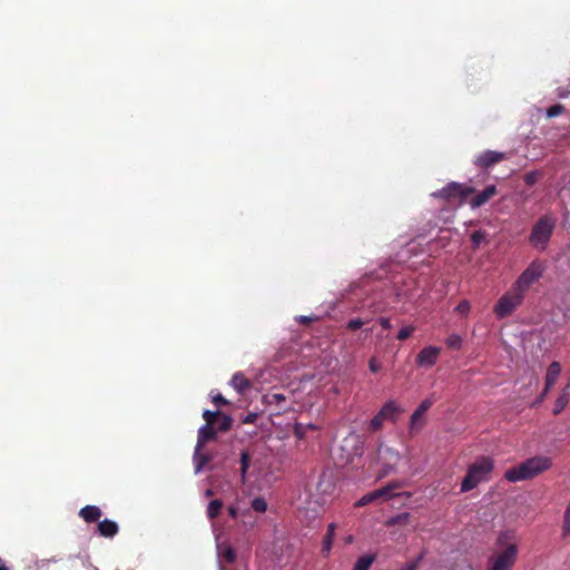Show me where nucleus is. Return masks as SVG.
Instances as JSON below:
<instances>
[{"instance_id":"nucleus-6","label":"nucleus","mask_w":570,"mask_h":570,"mask_svg":"<svg viewBox=\"0 0 570 570\" xmlns=\"http://www.w3.org/2000/svg\"><path fill=\"white\" fill-rule=\"evenodd\" d=\"M543 274V267L542 265L534 261L532 262L517 278V281L512 284L515 291H519L520 293H525L530 288V286L538 282Z\"/></svg>"},{"instance_id":"nucleus-47","label":"nucleus","mask_w":570,"mask_h":570,"mask_svg":"<svg viewBox=\"0 0 570 570\" xmlns=\"http://www.w3.org/2000/svg\"><path fill=\"white\" fill-rule=\"evenodd\" d=\"M296 321H297L299 324L307 325V324H309V323L313 321V318H312L311 316H303V315H302V316H298V317L296 318Z\"/></svg>"},{"instance_id":"nucleus-21","label":"nucleus","mask_w":570,"mask_h":570,"mask_svg":"<svg viewBox=\"0 0 570 570\" xmlns=\"http://www.w3.org/2000/svg\"><path fill=\"white\" fill-rule=\"evenodd\" d=\"M266 401L268 402V404H275V405L279 406V409H277V413L286 412L288 410L284 405L286 397L282 393H272L266 396Z\"/></svg>"},{"instance_id":"nucleus-19","label":"nucleus","mask_w":570,"mask_h":570,"mask_svg":"<svg viewBox=\"0 0 570 570\" xmlns=\"http://www.w3.org/2000/svg\"><path fill=\"white\" fill-rule=\"evenodd\" d=\"M568 386H566L561 394L559 395V397L556 400V403H554V407H553V414L554 415H558L560 414L564 409L566 406L568 405L569 403V392H568Z\"/></svg>"},{"instance_id":"nucleus-29","label":"nucleus","mask_w":570,"mask_h":570,"mask_svg":"<svg viewBox=\"0 0 570 570\" xmlns=\"http://www.w3.org/2000/svg\"><path fill=\"white\" fill-rule=\"evenodd\" d=\"M220 415V412L219 411H209V410H205L203 412V417L206 422L205 425H214L216 424V421L218 419V416Z\"/></svg>"},{"instance_id":"nucleus-12","label":"nucleus","mask_w":570,"mask_h":570,"mask_svg":"<svg viewBox=\"0 0 570 570\" xmlns=\"http://www.w3.org/2000/svg\"><path fill=\"white\" fill-rule=\"evenodd\" d=\"M475 195L470 199L469 204L471 208H479L487 204L492 197L498 195V188L495 185H489L483 190L474 193Z\"/></svg>"},{"instance_id":"nucleus-34","label":"nucleus","mask_w":570,"mask_h":570,"mask_svg":"<svg viewBox=\"0 0 570 570\" xmlns=\"http://www.w3.org/2000/svg\"><path fill=\"white\" fill-rule=\"evenodd\" d=\"M564 111V107L560 104L553 105L547 109V116L549 118H554L561 115Z\"/></svg>"},{"instance_id":"nucleus-31","label":"nucleus","mask_w":570,"mask_h":570,"mask_svg":"<svg viewBox=\"0 0 570 570\" xmlns=\"http://www.w3.org/2000/svg\"><path fill=\"white\" fill-rule=\"evenodd\" d=\"M446 345H448L449 348L460 350L461 346H462V338H461V336L458 335V334H451L446 338Z\"/></svg>"},{"instance_id":"nucleus-26","label":"nucleus","mask_w":570,"mask_h":570,"mask_svg":"<svg viewBox=\"0 0 570 570\" xmlns=\"http://www.w3.org/2000/svg\"><path fill=\"white\" fill-rule=\"evenodd\" d=\"M232 417L227 414H224L220 412V415L218 416L216 423H217V431L220 432H227L232 428Z\"/></svg>"},{"instance_id":"nucleus-2","label":"nucleus","mask_w":570,"mask_h":570,"mask_svg":"<svg viewBox=\"0 0 570 570\" xmlns=\"http://www.w3.org/2000/svg\"><path fill=\"white\" fill-rule=\"evenodd\" d=\"M494 468L493 461L489 456H481L469 465L465 476L461 483V492H469L481 482L488 481Z\"/></svg>"},{"instance_id":"nucleus-48","label":"nucleus","mask_w":570,"mask_h":570,"mask_svg":"<svg viewBox=\"0 0 570 570\" xmlns=\"http://www.w3.org/2000/svg\"><path fill=\"white\" fill-rule=\"evenodd\" d=\"M294 433L295 435L298 438V439H303L304 436V433L302 431V426L301 424H296L295 428H294Z\"/></svg>"},{"instance_id":"nucleus-43","label":"nucleus","mask_w":570,"mask_h":570,"mask_svg":"<svg viewBox=\"0 0 570 570\" xmlns=\"http://www.w3.org/2000/svg\"><path fill=\"white\" fill-rule=\"evenodd\" d=\"M355 441V444H354V455H357V456H361L362 453H363V442L360 440L358 436L354 438L353 439Z\"/></svg>"},{"instance_id":"nucleus-44","label":"nucleus","mask_w":570,"mask_h":570,"mask_svg":"<svg viewBox=\"0 0 570 570\" xmlns=\"http://www.w3.org/2000/svg\"><path fill=\"white\" fill-rule=\"evenodd\" d=\"M410 514L409 513H401L399 515H396L392 522L393 523H405L409 519Z\"/></svg>"},{"instance_id":"nucleus-30","label":"nucleus","mask_w":570,"mask_h":570,"mask_svg":"<svg viewBox=\"0 0 570 570\" xmlns=\"http://www.w3.org/2000/svg\"><path fill=\"white\" fill-rule=\"evenodd\" d=\"M252 509L256 512L264 513L267 510V503L264 498L257 497L252 501Z\"/></svg>"},{"instance_id":"nucleus-50","label":"nucleus","mask_w":570,"mask_h":570,"mask_svg":"<svg viewBox=\"0 0 570 570\" xmlns=\"http://www.w3.org/2000/svg\"><path fill=\"white\" fill-rule=\"evenodd\" d=\"M228 512H229V515L234 519L237 517V513H238L237 508H235L233 505L228 508Z\"/></svg>"},{"instance_id":"nucleus-25","label":"nucleus","mask_w":570,"mask_h":570,"mask_svg":"<svg viewBox=\"0 0 570 570\" xmlns=\"http://www.w3.org/2000/svg\"><path fill=\"white\" fill-rule=\"evenodd\" d=\"M223 508V502L219 499L212 500L207 508V515L209 519H215L219 515Z\"/></svg>"},{"instance_id":"nucleus-39","label":"nucleus","mask_w":570,"mask_h":570,"mask_svg":"<svg viewBox=\"0 0 570 570\" xmlns=\"http://www.w3.org/2000/svg\"><path fill=\"white\" fill-rule=\"evenodd\" d=\"M433 405V401L431 399L423 400L420 405L416 407V411L424 416L425 412Z\"/></svg>"},{"instance_id":"nucleus-52","label":"nucleus","mask_w":570,"mask_h":570,"mask_svg":"<svg viewBox=\"0 0 570 570\" xmlns=\"http://www.w3.org/2000/svg\"><path fill=\"white\" fill-rule=\"evenodd\" d=\"M205 495H206V497H210V495H213V491H212L210 489H208V490L206 491Z\"/></svg>"},{"instance_id":"nucleus-18","label":"nucleus","mask_w":570,"mask_h":570,"mask_svg":"<svg viewBox=\"0 0 570 570\" xmlns=\"http://www.w3.org/2000/svg\"><path fill=\"white\" fill-rule=\"evenodd\" d=\"M79 515L88 523L96 522L101 517V510L96 505L83 507Z\"/></svg>"},{"instance_id":"nucleus-1","label":"nucleus","mask_w":570,"mask_h":570,"mask_svg":"<svg viewBox=\"0 0 570 570\" xmlns=\"http://www.w3.org/2000/svg\"><path fill=\"white\" fill-rule=\"evenodd\" d=\"M552 466V460L549 456L537 455L527 459L520 464L509 469L504 473V478L509 482H518L530 480L549 470Z\"/></svg>"},{"instance_id":"nucleus-36","label":"nucleus","mask_w":570,"mask_h":570,"mask_svg":"<svg viewBox=\"0 0 570 570\" xmlns=\"http://www.w3.org/2000/svg\"><path fill=\"white\" fill-rule=\"evenodd\" d=\"M540 178V174L538 171H529L524 175V183L528 186H533Z\"/></svg>"},{"instance_id":"nucleus-35","label":"nucleus","mask_w":570,"mask_h":570,"mask_svg":"<svg viewBox=\"0 0 570 570\" xmlns=\"http://www.w3.org/2000/svg\"><path fill=\"white\" fill-rule=\"evenodd\" d=\"M562 531L564 535L570 533V503L564 511Z\"/></svg>"},{"instance_id":"nucleus-32","label":"nucleus","mask_w":570,"mask_h":570,"mask_svg":"<svg viewBox=\"0 0 570 570\" xmlns=\"http://www.w3.org/2000/svg\"><path fill=\"white\" fill-rule=\"evenodd\" d=\"M414 331L415 327L413 325L404 326L399 331L396 338L399 341H405L414 333Z\"/></svg>"},{"instance_id":"nucleus-15","label":"nucleus","mask_w":570,"mask_h":570,"mask_svg":"<svg viewBox=\"0 0 570 570\" xmlns=\"http://www.w3.org/2000/svg\"><path fill=\"white\" fill-rule=\"evenodd\" d=\"M98 531L105 538H112L118 533L119 528L115 521L105 519L98 523Z\"/></svg>"},{"instance_id":"nucleus-46","label":"nucleus","mask_w":570,"mask_h":570,"mask_svg":"<svg viewBox=\"0 0 570 570\" xmlns=\"http://www.w3.org/2000/svg\"><path fill=\"white\" fill-rule=\"evenodd\" d=\"M379 323L382 326V328H384V330L391 328V322H390V318H387V317H381L379 320Z\"/></svg>"},{"instance_id":"nucleus-40","label":"nucleus","mask_w":570,"mask_h":570,"mask_svg":"<svg viewBox=\"0 0 570 570\" xmlns=\"http://www.w3.org/2000/svg\"><path fill=\"white\" fill-rule=\"evenodd\" d=\"M223 557L228 563H233L236 559L235 551L230 547L225 549Z\"/></svg>"},{"instance_id":"nucleus-3","label":"nucleus","mask_w":570,"mask_h":570,"mask_svg":"<svg viewBox=\"0 0 570 570\" xmlns=\"http://www.w3.org/2000/svg\"><path fill=\"white\" fill-rule=\"evenodd\" d=\"M524 294L515 291L512 286L510 291L499 298L493 312L499 320L505 318L522 304Z\"/></svg>"},{"instance_id":"nucleus-8","label":"nucleus","mask_w":570,"mask_h":570,"mask_svg":"<svg viewBox=\"0 0 570 570\" xmlns=\"http://www.w3.org/2000/svg\"><path fill=\"white\" fill-rule=\"evenodd\" d=\"M505 159H508L505 153L484 150L474 158L473 164L480 169H489Z\"/></svg>"},{"instance_id":"nucleus-33","label":"nucleus","mask_w":570,"mask_h":570,"mask_svg":"<svg viewBox=\"0 0 570 570\" xmlns=\"http://www.w3.org/2000/svg\"><path fill=\"white\" fill-rule=\"evenodd\" d=\"M384 421H386V420L383 416H381V414L377 412V414H375L370 422V429L372 431L380 430L382 428Z\"/></svg>"},{"instance_id":"nucleus-17","label":"nucleus","mask_w":570,"mask_h":570,"mask_svg":"<svg viewBox=\"0 0 570 570\" xmlns=\"http://www.w3.org/2000/svg\"><path fill=\"white\" fill-rule=\"evenodd\" d=\"M401 412V409L396 405L394 401L386 402L379 413L381 416H383L385 420L395 421L397 414Z\"/></svg>"},{"instance_id":"nucleus-20","label":"nucleus","mask_w":570,"mask_h":570,"mask_svg":"<svg viewBox=\"0 0 570 570\" xmlns=\"http://www.w3.org/2000/svg\"><path fill=\"white\" fill-rule=\"evenodd\" d=\"M335 529H336L335 523H330L327 527V532H326V535L324 537L323 548H322V552L324 554H328L332 549V544H333V540H334V535H335Z\"/></svg>"},{"instance_id":"nucleus-11","label":"nucleus","mask_w":570,"mask_h":570,"mask_svg":"<svg viewBox=\"0 0 570 570\" xmlns=\"http://www.w3.org/2000/svg\"><path fill=\"white\" fill-rule=\"evenodd\" d=\"M441 353V348L435 346H426L416 355L415 362L419 366L432 367Z\"/></svg>"},{"instance_id":"nucleus-27","label":"nucleus","mask_w":570,"mask_h":570,"mask_svg":"<svg viewBox=\"0 0 570 570\" xmlns=\"http://www.w3.org/2000/svg\"><path fill=\"white\" fill-rule=\"evenodd\" d=\"M487 238V233L484 230H475L471 234L472 247L476 249L480 244Z\"/></svg>"},{"instance_id":"nucleus-28","label":"nucleus","mask_w":570,"mask_h":570,"mask_svg":"<svg viewBox=\"0 0 570 570\" xmlns=\"http://www.w3.org/2000/svg\"><path fill=\"white\" fill-rule=\"evenodd\" d=\"M250 464V455L248 452L243 451L240 454V472L243 480L245 479L246 472Z\"/></svg>"},{"instance_id":"nucleus-5","label":"nucleus","mask_w":570,"mask_h":570,"mask_svg":"<svg viewBox=\"0 0 570 570\" xmlns=\"http://www.w3.org/2000/svg\"><path fill=\"white\" fill-rule=\"evenodd\" d=\"M475 188L472 186H468L465 184H460L455 181H451L446 184L443 188L440 190H436L432 194L435 198H441L444 200H452V199H459L460 203H464L466 200V197L474 194Z\"/></svg>"},{"instance_id":"nucleus-13","label":"nucleus","mask_w":570,"mask_h":570,"mask_svg":"<svg viewBox=\"0 0 570 570\" xmlns=\"http://www.w3.org/2000/svg\"><path fill=\"white\" fill-rule=\"evenodd\" d=\"M216 439V430L214 425H203L198 430L197 448L202 449L205 443Z\"/></svg>"},{"instance_id":"nucleus-14","label":"nucleus","mask_w":570,"mask_h":570,"mask_svg":"<svg viewBox=\"0 0 570 570\" xmlns=\"http://www.w3.org/2000/svg\"><path fill=\"white\" fill-rule=\"evenodd\" d=\"M230 385L239 394H244L252 386L250 381L247 377H245V375L242 372H237L233 375L230 380Z\"/></svg>"},{"instance_id":"nucleus-41","label":"nucleus","mask_w":570,"mask_h":570,"mask_svg":"<svg viewBox=\"0 0 570 570\" xmlns=\"http://www.w3.org/2000/svg\"><path fill=\"white\" fill-rule=\"evenodd\" d=\"M368 368L372 373H376L381 370V364L375 357H371L368 361Z\"/></svg>"},{"instance_id":"nucleus-45","label":"nucleus","mask_w":570,"mask_h":570,"mask_svg":"<svg viewBox=\"0 0 570 570\" xmlns=\"http://www.w3.org/2000/svg\"><path fill=\"white\" fill-rule=\"evenodd\" d=\"M257 414L256 413H248L245 419L243 420V423L245 424H252L256 421Z\"/></svg>"},{"instance_id":"nucleus-23","label":"nucleus","mask_w":570,"mask_h":570,"mask_svg":"<svg viewBox=\"0 0 570 570\" xmlns=\"http://www.w3.org/2000/svg\"><path fill=\"white\" fill-rule=\"evenodd\" d=\"M374 561H375L374 554L362 556L355 562L353 570H370V568Z\"/></svg>"},{"instance_id":"nucleus-37","label":"nucleus","mask_w":570,"mask_h":570,"mask_svg":"<svg viewBox=\"0 0 570 570\" xmlns=\"http://www.w3.org/2000/svg\"><path fill=\"white\" fill-rule=\"evenodd\" d=\"M470 308H471V306H470V302H469V301H466V299H463V301H461V302L458 304V306L455 307V311H456L459 314H461V315H463V316H466V315H468V313L470 312Z\"/></svg>"},{"instance_id":"nucleus-16","label":"nucleus","mask_w":570,"mask_h":570,"mask_svg":"<svg viewBox=\"0 0 570 570\" xmlns=\"http://www.w3.org/2000/svg\"><path fill=\"white\" fill-rule=\"evenodd\" d=\"M560 374H561V365H560V363L557 362V361L552 362L549 365V367L547 370V374H546L547 390H550L556 384V382L558 381Z\"/></svg>"},{"instance_id":"nucleus-4","label":"nucleus","mask_w":570,"mask_h":570,"mask_svg":"<svg viewBox=\"0 0 570 570\" xmlns=\"http://www.w3.org/2000/svg\"><path fill=\"white\" fill-rule=\"evenodd\" d=\"M554 225L556 220L553 218L547 215L540 217L531 230L530 242L534 246H540L542 249L546 248V245L552 235Z\"/></svg>"},{"instance_id":"nucleus-24","label":"nucleus","mask_w":570,"mask_h":570,"mask_svg":"<svg viewBox=\"0 0 570 570\" xmlns=\"http://www.w3.org/2000/svg\"><path fill=\"white\" fill-rule=\"evenodd\" d=\"M423 426V416L415 410L410 419V433L415 434Z\"/></svg>"},{"instance_id":"nucleus-10","label":"nucleus","mask_w":570,"mask_h":570,"mask_svg":"<svg viewBox=\"0 0 570 570\" xmlns=\"http://www.w3.org/2000/svg\"><path fill=\"white\" fill-rule=\"evenodd\" d=\"M395 488L396 484H389L381 489L368 492L356 502V507H364L380 499H390L392 497L391 491Z\"/></svg>"},{"instance_id":"nucleus-51","label":"nucleus","mask_w":570,"mask_h":570,"mask_svg":"<svg viewBox=\"0 0 570 570\" xmlns=\"http://www.w3.org/2000/svg\"><path fill=\"white\" fill-rule=\"evenodd\" d=\"M0 570H9V568L6 566L4 561L0 558Z\"/></svg>"},{"instance_id":"nucleus-7","label":"nucleus","mask_w":570,"mask_h":570,"mask_svg":"<svg viewBox=\"0 0 570 570\" xmlns=\"http://www.w3.org/2000/svg\"><path fill=\"white\" fill-rule=\"evenodd\" d=\"M400 459L401 455L399 451L384 445L383 443L379 444L376 450V461L382 465L380 476L383 478L393 472Z\"/></svg>"},{"instance_id":"nucleus-9","label":"nucleus","mask_w":570,"mask_h":570,"mask_svg":"<svg viewBox=\"0 0 570 570\" xmlns=\"http://www.w3.org/2000/svg\"><path fill=\"white\" fill-rule=\"evenodd\" d=\"M518 549L515 544L508 546L493 561L491 570H510L515 562Z\"/></svg>"},{"instance_id":"nucleus-49","label":"nucleus","mask_w":570,"mask_h":570,"mask_svg":"<svg viewBox=\"0 0 570 570\" xmlns=\"http://www.w3.org/2000/svg\"><path fill=\"white\" fill-rule=\"evenodd\" d=\"M548 392H549V390H547V385L544 384V390L542 391V393H541V394H540V396L538 397L537 403H541V402L546 399V396H547Z\"/></svg>"},{"instance_id":"nucleus-38","label":"nucleus","mask_w":570,"mask_h":570,"mask_svg":"<svg viewBox=\"0 0 570 570\" xmlns=\"http://www.w3.org/2000/svg\"><path fill=\"white\" fill-rule=\"evenodd\" d=\"M366 321H363L362 318H352L347 322L346 327L351 331H356L361 328Z\"/></svg>"},{"instance_id":"nucleus-42","label":"nucleus","mask_w":570,"mask_h":570,"mask_svg":"<svg viewBox=\"0 0 570 570\" xmlns=\"http://www.w3.org/2000/svg\"><path fill=\"white\" fill-rule=\"evenodd\" d=\"M213 403L217 406L229 404V402L219 393L213 396Z\"/></svg>"},{"instance_id":"nucleus-22","label":"nucleus","mask_w":570,"mask_h":570,"mask_svg":"<svg viewBox=\"0 0 570 570\" xmlns=\"http://www.w3.org/2000/svg\"><path fill=\"white\" fill-rule=\"evenodd\" d=\"M202 449L196 446L194 453V462H195V472L199 473L203 468L209 462L210 458L207 454L200 453Z\"/></svg>"}]
</instances>
